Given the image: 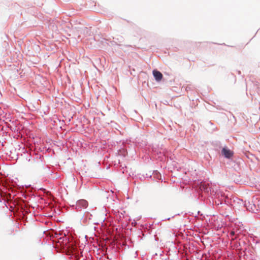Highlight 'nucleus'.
<instances>
[{
	"label": "nucleus",
	"mask_w": 260,
	"mask_h": 260,
	"mask_svg": "<svg viewBox=\"0 0 260 260\" xmlns=\"http://www.w3.org/2000/svg\"><path fill=\"white\" fill-rule=\"evenodd\" d=\"M63 117L64 118V119H62V121H64V122H66V121L69 122L71 120V118H73V117L71 116V115H67L65 116H63Z\"/></svg>",
	"instance_id": "5"
},
{
	"label": "nucleus",
	"mask_w": 260,
	"mask_h": 260,
	"mask_svg": "<svg viewBox=\"0 0 260 260\" xmlns=\"http://www.w3.org/2000/svg\"><path fill=\"white\" fill-rule=\"evenodd\" d=\"M221 153L226 158H231L233 155V152L226 148H223L221 151Z\"/></svg>",
	"instance_id": "2"
},
{
	"label": "nucleus",
	"mask_w": 260,
	"mask_h": 260,
	"mask_svg": "<svg viewBox=\"0 0 260 260\" xmlns=\"http://www.w3.org/2000/svg\"><path fill=\"white\" fill-rule=\"evenodd\" d=\"M209 185V184H206L205 182H202L200 186V189L208 192L209 191V189L210 190V187H208Z\"/></svg>",
	"instance_id": "4"
},
{
	"label": "nucleus",
	"mask_w": 260,
	"mask_h": 260,
	"mask_svg": "<svg viewBox=\"0 0 260 260\" xmlns=\"http://www.w3.org/2000/svg\"><path fill=\"white\" fill-rule=\"evenodd\" d=\"M88 202L85 200L78 201L76 204V209L81 210L82 208H86L88 206Z\"/></svg>",
	"instance_id": "1"
},
{
	"label": "nucleus",
	"mask_w": 260,
	"mask_h": 260,
	"mask_svg": "<svg viewBox=\"0 0 260 260\" xmlns=\"http://www.w3.org/2000/svg\"><path fill=\"white\" fill-rule=\"evenodd\" d=\"M135 120L140 121V120H142V117L140 115H138V118H136Z\"/></svg>",
	"instance_id": "6"
},
{
	"label": "nucleus",
	"mask_w": 260,
	"mask_h": 260,
	"mask_svg": "<svg viewBox=\"0 0 260 260\" xmlns=\"http://www.w3.org/2000/svg\"><path fill=\"white\" fill-rule=\"evenodd\" d=\"M231 234H232V235H234V232H232L231 233Z\"/></svg>",
	"instance_id": "7"
},
{
	"label": "nucleus",
	"mask_w": 260,
	"mask_h": 260,
	"mask_svg": "<svg viewBox=\"0 0 260 260\" xmlns=\"http://www.w3.org/2000/svg\"><path fill=\"white\" fill-rule=\"evenodd\" d=\"M153 75L157 81H160L162 78V74L158 71H153Z\"/></svg>",
	"instance_id": "3"
}]
</instances>
